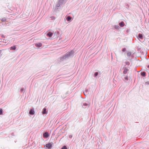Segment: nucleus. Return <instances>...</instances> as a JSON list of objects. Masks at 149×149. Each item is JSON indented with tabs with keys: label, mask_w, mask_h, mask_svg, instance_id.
<instances>
[{
	"label": "nucleus",
	"mask_w": 149,
	"mask_h": 149,
	"mask_svg": "<svg viewBox=\"0 0 149 149\" xmlns=\"http://www.w3.org/2000/svg\"><path fill=\"white\" fill-rule=\"evenodd\" d=\"M52 146V144L50 143H49L46 144V147L49 149H50L51 148Z\"/></svg>",
	"instance_id": "1"
},
{
	"label": "nucleus",
	"mask_w": 149,
	"mask_h": 149,
	"mask_svg": "<svg viewBox=\"0 0 149 149\" xmlns=\"http://www.w3.org/2000/svg\"><path fill=\"white\" fill-rule=\"evenodd\" d=\"M43 136L45 138H47L49 136L48 133L46 132L43 134Z\"/></svg>",
	"instance_id": "2"
},
{
	"label": "nucleus",
	"mask_w": 149,
	"mask_h": 149,
	"mask_svg": "<svg viewBox=\"0 0 149 149\" xmlns=\"http://www.w3.org/2000/svg\"><path fill=\"white\" fill-rule=\"evenodd\" d=\"M42 46V44L40 42L36 43L35 44V46L38 47H41Z\"/></svg>",
	"instance_id": "3"
},
{
	"label": "nucleus",
	"mask_w": 149,
	"mask_h": 149,
	"mask_svg": "<svg viewBox=\"0 0 149 149\" xmlns=\"http://www.w3.org/2000/svg\"><path fill=\"white\" fill-rule=\"evenodd\" d=\"M16 47L15 45L14 46H13L11 47L10 48V50H15L16 49Z\"/></svg>",
	"instance_id": "4"
},
{
	"label": "nucleus",
	"mask_w": 149,
	"mask_h": 149,
	"mask_svg": "<svg viewBox=\"0 0 149 149\" xmlns=\"http://www.w3.org/2000/svg\"><path fill=\"white\" fill-rule=\"evenodd\" d=\"M53 34V33H52L51 32H49L47 34V36H49L50 37H52Z\"/></svg>",
	"instance_id": "5"
},
{
	"label": "nucleus",
	"mask_w": 149,
	"mask_h": 149,
	"mask_svg": "<svg viewBox=\"0 0 149 149\" xmlns=\"http://www.w3.org/2000/svg\"><path fill=\"white\" fill-rule=\"evenodd\" d=\"M119 25L120 27H123L124 26L125 24L123 22H122L119 23Z\"/></svg>",
	"instance_id": "6"
},
{
	"label": "nucleus",
	"mask_w": 149,
	"mask_h": 149,
	"mask_svg": "<svg viewBox=\"0 0 149 149\" xmlns=\"http://www.w3.org/2000/svg\"><path fill=\"white\" fill-rule=\"evenodd\" d=\"M34 113V111L33 109H31L29 111V113L31 115H33Z\"/></svg>",
	"instance_id": "7"
},
{
	"label": "nucleus",
	"mask_w": 149,
	"mask_h": 149,
	"mask_svg": "<svg viewBox=\"0 0 149 149\" xmlns=\"http://www.w3.org/2000/svg\"><path fill=\"white\" fill-rule=\"evenodd\" d=\"M128 70L127 69V68H125L124 70V71H123V73L124 74H126L127 72L128 71Z\"/></svg>",
	"instance_id": "8"
},
{
	"label": "nucleus",
	"mask_w": 149,
	"mask_h": 149,
	"mask_svg": "<svg viewBox=\"0 0 149 149\" xmlns=\"http://www.w3.org/2000/svg\"><path fill=\"white\" fill-rule=\"evenodd\" d=\"M42 113L43 114H46L47 113V109L46 108H44L43 109Z\"/></svg>",
	"instance_id": "9"
},
{
	"label": "nucleus",
	"mask_w": 149,
	"mask_h": 149,
	"mask_svg": "<svg viewBox=\"0 0 149 149\" xmlns=\"http://www.w3.org/2000/svg\"><path fill=\"white\" fill-rule=\"evenodd\" d=\"M71 19V17L70 16H68L66 18L68 21H69Z\"/></svg>",
	"instance_id": "10"
},
{
	"label": "nucleus",
	"mask_w": 149,
	"mask_h": 149,
	"mask_svg": "<svg viewBox=\"0 0 149 149\" xmlns=\"http://www.w3.org/2000/svg\"><path fill=\"white\" fill-rule=\"evenodd\" d=\"M138 37L141 39H142L143 38L142 35L141 34H139Z\"/></svg>",
	"instance_id": "11"
},
{
	"label": "nucleus",
	"mask_w": 149,
	"mask_h": 149,
	"mask_svg": "<svg viewBox=\"0 0 149 149\" xmlns=\"http://www.w3.org/2000/svg\"><path fill=\"white\" fill-rule=\"evenodd\" d=\"M141 75L143 76H145L146 74V72H142L141 73Z\"/></svg>",
	"instance_id": "12"
},
{
	"label": "nucleus",
	"mask_w": 149,
	"mask_h": 149,
	"mask_svg": "<svg viewBox=\"0 0 149 149\" xmlns=\"http://www.w3.org/2000/svg\"><path fill=\"white\" fill-rule=\"evenodd\" d=\"M61 149H67V148L66 146H64Z\"/></svg>",
	"instance_id": "13"
},
{
	"label": "nucleus",
	"mask_w": 149,
	"mask_h": 149,
	"mask_svg": "<svg viewBox=\"0 0 149 149\" xmlns=\"http://www.w3.org/2000/svg\"><path fill=\"white\" fill-rule=\"evenodd\" d=\"M131 55V53L130 52H128L127 54V55L128 56H130Z\"/></svg>",
	"instance_id": "14"
},
{
	"label": "nucleus",
	"mask_w": 149,
	"mask_h": 149,
	"mask_svg": "<svg viewBox=\"0 0 149 149\" xmlns=\"http://www.w3.org/2000/svg\"><path fill=\"white\" fill-rule=\"evenodd\" d=\"M98 72H95L94 74V75L95 77L97 76L98 75Z\"/></svg>",
	"instance_id": "15"
},
{
	"label": "nucleus",
	"mask_w": 149,
	"mask_h": 149,
	"mask_svg": "<svg viewBox=\"0 0 149 149\" xmlns=\"http://www.w3.org/2000/svg\"><path fill=\"white\" fill-rule=\"evenodd\" d=\"M126 50V48H123V49H122V51L124 52H125V51Z\"/></svg>",
	"instance_id": "16"
},
{
	"label": "nucleus",
	"mask_w": 149,
	"mask_h": 149,
	"mask_svg": "<svg viewBox=\"0 0 149 149\" xmlns=\"http://www.w3.org/2000/svg\"><path fill=\"white\" fill-rule=\"evenodd\" d=\"M2 109H0V115L2 114Z\"/></svg>",
	"instance_id": "17"
},
{
	"label": "nucleus",
	"mask_w": 149,
	"mask_h": 149,
	"mask_svg": "<svg viewBox=\"0 0 149 149\" xmlns=\"http://www.w3.org/2000/svg\"><path fill=\"white\" fill-rule=\"evenodd\" d=\"M83 105L84 106H88V105L86 103H84L83 104Z\"/></svg>",
	"instance_id": "18"
},
{
	"label": "nucleus",
	"mask_w": 149,
	"mask_h": 149,
	"mask_svg": "<svg viewBox=\"0 0 149 149\" xmlns=\"http://www.w3.org/2000/svg\"><path fill=\"white\" fill-rule=\"evenodd\" d=\"M119 27V26H115V28H116V29H117V28L118 29Z\"/></svg>",
	"instance_id": "19"
},
{
	"label": "nucleus",
	"mask_w": 149,
	"mask_h": 149,
	"mask_svg": "<svg viewBox=\"0 0 149 149\" xmlns=\"http://www.w3.org/2000/svg\"><path fill=\"white\" fill-rule=\"evenodd\" d=\"M24 90V89H23V88H22V89H21V91L22 92V91H23Z\"/></svg>",
	"instance_id": "20"
},
{
	"label": "nucleus",
	"mask_w": 149,
	"mask_h": 149,
	"mask_svg": "<svg viewBox=\"0 0 149 149\" xmlns=\"http://www.w3.org/2000/svg\"><path fill=\"white\" fill-rule=\"evenodd\" d=\"M148 68L149 69V65H148Z\"/></svg>",
	"instance_id": "21"
}]
</instances>
